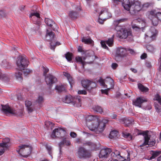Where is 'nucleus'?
<instances>
[{
	"instance_id": "nucleus-1",
	"label": "nucleus",
	"mask_w": 161,
	"mask_h": 161,
	"mask_svg": "<svg viewBox=\"0 0 161 161\" xmlns=\"http://www.w3.org/2000/svg\"><path fill=\"white\" fill-rule=\"evenodd\" d=\"M147 15L154 26H157L158 25V20L161 21V13L156 9L148 12Z\"/></svg>"
},
{
	"instance_id": "nucleus-2",
	"label": "nucleus",
	"mask_w": 161,
	"mask_h": 161,
	"mask_svg": "<svg viewBox=\"0 0 161 161\" xmlns=\"http://www.w3.org/2000/svg\"><path fill=\"white\" fill-rule=\"evenodd\" d=\"M31 147L28 145H19L16 149V151L19 154L25 158L31 153Z\"/></svg>"
},
{
	"instance_id": "nucleus-3",
	"label": "nucleus",
	"mask_w": 161,
	"mask_h": 161,
	"mask_svg": "<svg viewBox=\"0 0 161 161\" xmlns=\"http://www.w3.org/2000/svg\"><path fill=\"white\" fill-rule=\"evenodd\" d=\"M17 68L21 71L26 67L29 64L27 58L25 56H19L18 57L16 62Z\"/></svg>"
},
{
	"instance_id": "nucleus-4",
	"label": "nucleus",
	"mask_w": 161,
	"mask_h": 161,
	"mask_svg": "<svg viewBox=\"0 0 161 161\" xmlns=\"http://www.w3.org/2000/svg\"><path fill=\"white\" fill-rule=\"evenodd\" d=\"M136 130L137 131H138V133H137L138 135H142L144 136V142L143 143L140 145V147H142L147 145H148L150 147H152L155 144L156 141L155 140L152 141H150L149 142L150 138L149 137L148 135V131L147 130L143 131L141 133H139V130L138 129H136Z\"/></svg>"
},
{
	"instance_id": "nucleus-5",
	"label": "nucleus",
	"mask_w": 161,
	"mask_h": 161,
	"mask_svg": "<svg viewBox=\"0 0 161 161\" xmlns=\"http://www.w3.org/2000/svg\"><path fill=\"white\" fill-rule=\"evenodd\" d=\"M43 71V75L45 76V80L47 84L51 87L52 85L57 81V79L54 76L51 75L46 76V74L49 71V69L46 67L42 66Z\"/></svg>"
},
{
	"instance_id": "nucleus-6",
	"label": "nucleus",
	"mask_w": 161,
	"mask_h": 161,
	"mask_svg": "<svg viewBox=\"0 0 161 161\" xmlns=\"http://www.w3.org/2000/svg\"><path fill=\"white\" fill-rule=\"evenodd\" d=\"M77 155L81 159H86L91 157L90 152L85 148L80 147L77 150Z\"/></svg>"
},
{
	"instance_id": "nucleus-7",
	"label": "nucleus",
	"mask_w": 161,
	"mask_h": 161,
	"mask_svg": "<svg viewBox=\"0 0 161 161\" xmlns=\"http://www.w3.org/2000/svg\"><path fill=\"white\" fill-rule=\"evenodd\" d=\"M99 82L101 86L104 88L111 89L114 88V84L113 80L111 78H107L104 81L103 79H100Z\"/></svg>"
},
{
	"instance_id": "nucleus-8",
	"label": "nucleus",
	"mask_w": 161,
	"mask_h": 161,
	"mask_svg": "<svg viewBox=\"0 0 161 161\" xmlns=\"http://www.w3.org/2000/svg\"><path fill=\"white\" fill-rule=\"evenodd\" d=\"M130 53L131 49L130 47L124 48L122 47H118L117 48L115 56L120 57H124Z\"/></svg>"
},
{
	"instance_id": "nucleus-9",
	"label": "nucleus",
	"mask_w": 161,
	"mask_h": 161,
	"mask_svg": "<svg viewBox=\"0 0 161 161\" xmlns=\"http://www.w3.org/2000/svg\"><path fill=\"white\" fill-rule=\"evenodd\" d=\"M66 135V132L65 130L61 128H58L53 130L51 137L52 138L61 137L64 138Z\"/></svg>"
},
{
	"instance_id": "nucleus-10",
	"label": "nucleus",
	"mask_w": 161,
	"mask_h": 161,
	"mask_svg": "<svg viewBox=\"0 0 161 161\" xmlns=\"http://www.w3.org/2000/svg\"><path fill=\"white\" fill-rule=\"evenodd\" d=\"M131 34L130 29L126 28H121L120 30L117 31L118 36L121 39H125Z\"/></svg>"
},
{
	"instance_id": "nucleus-11",
	"label": "nucleus",
	"mask_w": 161,
	"mask_h": 161,
	"mask_svg": "<svg viewBox=\"0 0 161 161\" xmlns=\"http://www.w3.org/2000/svg\"><path fill=\"white\" fill-rule=\"evenodd\" d=\"M9 139L6 138L3 140L2 143H0V156L2 155L5 150L7 149L10 146Z\"/></svg>"
},
{
	"instance_id": "nucleus-12",
	"label": "nucleus",
	"mask_w": 161,
	"mask_h": 161,
	"mask_svg": "<svg viewBox=\"0 0 161 161\" xmlns=\"http://www.w3.org/2000/svg\"><path fill=\"white\" fill-rule=\"evenodd\" d=\"M109 157L114 161H124V159L120 154L119 152L117 150L112 151L110 153Z\"/></svg>"
},
{
	"instance_id": "nucleus-13",
	"label": "nucleus",
	"mask_w": 161,
	"mask_h": 161,
	"mask_svg": "<svg viewBox=\"0 0 161 161\" xmlns=\"http://www.w3.org/2000/svg\"><path fill=\"white\" fill-rule=\"evenodd\" d=\"M131 8H133L132 10V15H137L138 12L142 9V4L139 1H136L133 3L131 1Z\"/></svg>"
},
{
	"instance_id": "nucleus-14",
	"label": "nucleus",
	"mask_w": 161,
	"mask_h": 161,
	"mask_svg": "<svg viewBox=\"0 0 161 161\" xmlns=\"http://www.w3.org/2000/svg\"><path fill=\"white\" fill-rule=\"evenodd\" d=\"M81 83L83 87L88 90H91L96 86L95 83L87 80H82Z\"/></svg>"
},
{
	"instance_id": "nucleus-15",
	"label": "nucleus",
	"mask_w": 161,
	"mask_h": 161,
	"mask_svg": "<svg viewBox=\"0 0 161 161\" xmlns=\"http://www.w3.org/2000/svg\"><path fill=\"white\" fill-rule=\"evenodd\" d=\"M114 37L113 35L112 37L109 38L107 41H101V44L102 47L107 50H108V48L106 46V44H107L109 47H112L113 45L114 42Z\"/></svg>"
},
{
	"instance_id": "nucleus-16",
	"label": "nucleus",
	"mask_w": 161,
	"mask_h": 161,
	"mask_svg": "<svg viewBox=\"0 0 161 161\" xmlns=\"http://www.w3.org/2000/svg\"><path fill=\"white\" fill-rule=\"evenodd\" d=\"M111 152V149L108 148H106L102 149L99 155L100 158H107L109 157L110 153Z\"/></svg>"
},
{
	"instance_id": "nucleus-17",
	"label": "nucleus",
	"mask_w": 161,
	"mask_h": 161,
	"mask_svg": "<svg viewBox=\"0 0 161 161\" xmlns=\"http://www.w3.org/2000/svg\"><path fill=\"white\" fill-rule=\"evenodd\" d=\"M25 104L28 113H31L35 110L34 103L31 101L26 100L25 102Z\"/></svg>"
},
{
	"instance_id": "nucleus-18",
	"label": "nucleus",
	"mask_w": 161,
	"mask_h": 161,
	"mask_svg": "<svg viewBox=\"0 0 161 161\" xmlns=\"http://www.w3.org/2000/svg\"><path fill=\"white\" fill-rule=\"evenodd\" d=\"M2 110L5 113H10L12 114L16 115L17 112L8 105L2 106Z\"/></svg>"
},
{
	"instance_id": "nucleus-19",
	"label": "nucleus",
	"mask_w": 161,
	"mask_h": 161,
	"mask_svg": "<svg viewBox=\"0 0 161 161\" xmlns=\"http://www.w3.org/2000/svg\"><path fill=\"white\" fill-rule=\"evenodd\" d=\"M97 124L98 120H95L90 123L87 122L86 125L90 130L97 131Z\"/></svg>"
},
{
	"instance_id": "nucleus-20",
	"label": "nucleus",
	"mask_w": 161,
	"mask_h": 161,
	"mask_svg": "<svg viewBox=\"0 0 161 161\" xmlns=\"http://www.w3.org/2000/svg\"><path fill=\"white\" fill-rule=\"evenodd\" d=\"M30 17L35 24L38 23V19L40 18L39 14L37 12H34L31 13L30 15Z\"/></svg>"
},
{
	"instance_id": "nucleus-21",
	"label": "nucleus",
	"mask_w": 161,
	"mask_h": 161,
	"mask_svg": "<svg viewBox=\"0 0 161 161\" xmlns=\"http://www.w3.org/2000/svg\"><path fill=\"white\" fill-rule=\"evenodd\" d=\"M119 122L122 124H124L126 126H129L131 123L130 118H123L119 119Z\"/></svg>"
},
{
	"instance_id": "nucleus-22",
	"label": "nucleus",
	"mask_w": 161,
	"mask_h": 161,
	"mask_svg": "<svg viewBox=\"0 0 161 161\" xmlns=\"http://www.w3.org/2000/svg\"><path fill=\"white\" fill-rule=\"evenodd\" d=\"M147 100L143 99L142 97L137 98L136 100L133 101V104L139 107H141V104L144 102H147Z\"/></svg>"
},
{
	"instance_id": "nucleus-23",
	"label": "nucleus",
	"mask_w": 161,
	"mask_h": 161,
	"mask_svg": "<svg viewBox=\"0 0 161 161\" xmlns=\"http://www.w3.org/2000/svg\"><path fill=\"white\" fill-rule=\"evenodd\" d=\"M73 101L72 103H74V105L77 107L81 106V98L79 96H77L76 97H73Z\"/></svg>"
},
{
	"instance_id": "nucleus-24",
	"label": "nucleus",
	"mask_w": 161,
	"mask_h": 161,
	"mask_svg": "<svg viewBox=\"0 0 161 161\" xmlns=\"http://www.w3.org/2000/svg\"><path fill=\"white\" fill-rule=\"evenodd\" d=\"M45 37L47 41H52L54 37V33L52 31H49L47 30Z\"/></svg>"
},
{
	"instance_id": "nucleus-25",
	"label": "nucleus",
	"mask_w": 161,
	"mask_h": 161,
	"mask_svg": "<svg viewBox=\"0 0 161 161\" xmlns=\"http://www.w3.org/2000/svg\"><path fill=\"white\" fill-rule=\"evenodd\" d=\"M122 3V6L124 9L128 11H130L131 4L130 1H123Z\"/></svg>"
},
{
	"instance_id": "nucleus-26",
	"label": "nucleus",
	"mask_w": 161,
	"mask_h": 161,
	"mask_svg": "<svg viewBox=\"0 0 161 161\" xmlns=\"http://www.w3.org/2000/svg\"><path fill=\"white\" fill-rule=\"evenodd\" d=\"M138 87L139 89L142 92H146L149 91V88L143 85L140 83H139L137 84Z\"/></svg>"
},
{
	"instance_id": "nucleus-27",
	"label": "nucleus",
	"mask_w": 161,
	"mask_h": 161,
	"mask_svg": "<svg viewBox=\"0 0 161 161\" xmlns=\"http://www.w3.org/2000/svg\"><path fill=\"white\" fill-rule=\"evenodd\" d=\"M73 97L69 95L65 96L63 98V101L64 102L67 103H69L71 102H72L73 101Z\"/></svg>"
},
{
	"instance_id": "nucleus-28",
	"label": "nucleus",
	"mask_w": 161,
	"mask_h": 161,
	"mask_svg": "<svg viewBox=\"0 0 161 161\" xmlns=\"http://www.w3.org/2000/svg\"><path fill=\"white\" fill-rule=\"evenodd\" d=\"M108 8L107 7H103L101 8H100V9H97L95 10V11L96 13L98 12V13L99 14V16L101 17V16L103 15L104 12L107 11L108 10Z\"/></svg>"
},
{
	"instance_id": "nucleus-29",
	"label": "nucleus",
	"mask_w": 161,
	"mask_h": 161,
	"mask_svg": "<svg viewBox=\"0 0 161 161\" xmlns=\"http://www.w3.org/2000/svg\"><path fill=\"white\" fill-rule=\"evenodd\" d=\"M69 15L72 19H75L77 18L78 17L79 14L76 11L71 10L69 12Z\"/></svg>"
},
{
	"instance_id": "nucleus-30",
	"label": "nucleus",
	"mask_w": 161,
	"mask_h": 161,
	"mask_svg": "<svg viewBox=\"0 0 161 161\" xmlns=\"http://www.w3.org/2000/svg\"><path fill=\"white\" fill-rule=\"evenodd\" d=\"M8 75L7 74L3 73L0 69V80L7 81L8 80Z\"/></svg>"
},
{
	"instance_id": "nucleus-31",
	"label": "nucleus",
	"mask_w": 161,
	"mask_h": 161,
	"mask_svg": "<svg viewBox=\"0 0 161 161\" xmlns=\"http://www.w3.org/2000/svg\"><path fill=\"white\" fill-rule=\"evenodd\" d=\"M86 124L87 125V122L90 123L91 122L93 121L94 120H98V119L96 117L93 115H88L86 117Z\"/></svg>"
},
{
	"instance_id": "nucleus-32",
	"label": "nucleus",
	"mask_w": 161,
	"mask_h": 161,
	"mask_svg": "<svg viewBox=\"0 0 161 161\" xmlns=\"http://www.w3.org/2000/svg\"><path fill=\"white\" fill-rule=\"evenodd\" d=\"M93 110L95 112H98L101 114H105V113L102 108L98 106H95V107L93 108Z\"/></svg>"
},
{
	"instance_id": "nucleus-33",
	"label": "nucleus",
	"mask_w": 161,
	"mask_h": 161,
	"mask_svg": "<svg viewBox=\"0 0 161 161\" xmlns=\"http://www.w3.org/2000/svg\"><path fill=\"white\" fill-rule=\"evenodd\" d=\"M101 16L103 19L105 20L111 17V14L108 11V10L105 11L104 14Z\"/></svg>"
},
{
	"instance_id": "nucleus-34",
	"label": "nucleus",
	"mask_w": 161,
	"mask_h": 161,
	"mask_svg": "<svg viewBox=\"0 0 161 161\" xmlns=\"http://www.w3.org/2000/svg\"><path fill=\"white\" fill-rule=\"evenodd\" d=\"M63 74L67 79L71 86V82L72 81V78L70 75L66 72H64Z\"/></svg>"
},
{
	"instance_id": "nucleus-35",
	"label": "nucleus",
	"mask_w": 161,
	"mask_h": 161,
	"mask_svg": "<svg viewBox=\"0 0 161 161\" xmlns=\"http://www.w3.org/2000/svg\"><path fill=\"white\" fill-rule=\"evenodd\" d=\"M118 132L115 130L111 131L109 134V137L110 139H113L115 138L117 136Z\"/></svg>"
},
{
	"instance_id": "nucleus-36",
	"label": "nucleus",
	"mask_w": 161,
	"mask_h": 161,
	"mask_svg": "<svg viewBox=\"0 0 161 161\" xmlns=\"http://www.w3.org/2000/svg\"><path fill=\"white\" fill-rule=\"evenodd\" d=\"M82 42L86 44H90L92 45L93 44V41L90 38H85L84 37L82 39Z\"/></svg>"
},
{
	"instance_id": "nucleus-37",
	"label": "nucleus",
	"mask_w": 161,
	"mask_h": 161,
	"mask_svg": "<svg viewBox=\"0 0 161 161\" xmlns=\"http://www.w3.org/2000/svg\"><path fill=\"white\" fill-rule=\"evenodd\" d=\"M55 90L58 92H61L65 90V87L63 85H57L55 88Z\"/></svg>"
},
{
	"instance_id": "nucleus-38",
	"label": "nucleus",
	"mask_w": 161,
	"mask_h": 161,
	"mask_svg": "<svg viewBox=\"0 0 161 161\" xmlns=\"http://www.w3.org/2000/svg\"><path fill=\"white\" fill-rule=\"evenodd\" d=\"M70 142L69 141L66 140L65 138H64L63 139V140L59 143V145L60 149L62 146L64 144H65L67 146H69L70 145Z\"/></svg>"
},
{
	"instance_id": "nucleus-39",
	"label": "nucleus",
	"mask_w": 161,
	"mask_h": 161,
	"mask_svg": "<svg viewBox=\"0 0 161 161\" xmlns=\"http://www.w3.org/2000/svg\"><path fill=\"white\" fill-rule=\"evenodd\" d=\"M75 59L77 62H80L82 64V67L84 68L85 62L83 60L82 58L78 56L76 57Z\"/></svg>"
},
{
	"instance_id": "nucleus-40",
	"label": "nucleus",
	"mask_w": 161,
	"mask_h": 161,
	"mask_svg": "<svg viewBox=\"0 0 161 161\" xmlns=\"http://www.w3.org/2000/svg\"><path fill=\"white\" fill-rule=\"evenodd\" d=\"M45 23L49 26L51 27L54 24V21L52 19L48 18H45Z\"/></svg>"
},
{
	"instance_id": "nucleus-41",
	"label": "nucleus",
	"mask_w": 161,
	"mask_h": 161,
	"mask_svg": "<svg viewBox=\"0 0 161 161\" xmlns=\"http://www.w3.org/2000/svg\"><path fill=\"white\" fill-rule=\"evenodd\" d=\"M150 153L152 155L151 156L150 158V159H152L155 158L159 154V153L158 152H154L153 151H152Z\"/></svg>"
},
{
	"instance_id": "nucleus-42",
	"label": "nucleus",
	"mask_w": 161,
	"mask_h": 161,
	"mask_svg": "<svg viewBox=\"0 0 161 161\" xmlns=\"http://www.w3.org/2000/svg\"><path fill=\"white\" fill-rule=\"evenodd\" d=\"M100 124L101 122L99 121H98L97 131L99 132H101L103 131L105 126V125H104L103 127H102L101 126Z\"/></svg>"
},
{
	"instance_id": "nucleus-43",
	"label": "nucleus",
	"mask_w": 161,
	"mask_h": 161,
	"mask_svg": "<svg viewBox=\"0 0 161 161\" xmlns=\"http://www.w3.org/2000/svg\"><path fill=\"white\" fill-rule=\"evenodd\" d=\"M15 76L16 79L19 81H21L22 80V74L21 72L18 71L15 74Z\"/></svg>"
},
{
	"instance_id": "nucleus-44",
	"label": "nucleus",
	"mask_w": 161,
	"mask_h": 161,
	"mask_svg": "<svg viewBox=\"0 0 161 161\" xmlns=\"http://www.w3.org/2000/svg\"><path fill=\"white\" fill-rule=\"evenodd\" d=\"M45 146L47 149L49 154L52 156V148L51 146L48 144H46L45 145Z\"/></svg>"
},
{
	"instance_id": "nucleus-45",
	"label": "nucleus",
	"mask_w": 161,
	"mask_h": 161,
	"mask_svg": "<svg viewBox=\"0 0 161 161\" xmlns=\"http://www.w3.org/2000/svg\"><path fill=\"white\" fill-rule=\"evenodd\" d=\"M147 51L153 53L155 51V48L151 45H147Z\"/></svg>"
},
{
	"instance_id": "nucleus-46",
	"label": "nucleus",
	"mask_w": 161,
	"mask_h": 161,
	"mask_svg": "<svg viewBox=\"0 0 161 161\" xmlns=\"http://www.w3.org/2000/svg\"><path fill=\"white\" fill-rule=\"evenodd\" d=\"M44 98L42 96H39L38 97L36 101V103L38 104L39 105L42 103L43 102Z\"/></svg>"
},
{
	"instance_id": "nucleus-47",
	"label": "nucleus",
	"mask_w": 161,
	"mask_h": 161,
	"mask_svg": "<svg viewBox=\"0 0 161 161\" xmlns=\"http://www.w3.org/2000/svg\"><path fill=\"white\" fill-rule=\"evenodd\" d=\"M65 56L66 58L68 61H71L72 57V54L71 53H68L65 55Z\"/></svg>"
},
{
	"instance_id": "nucleus-48",
	"label": "nucleus",
	"mask_w": 161,
	"mask_h": 161,
	"mask_svg": "<svg viewBox=\"0 0 161 161\" xmlns=\"http://www.w3.org/2000/svg\"><path fill=\"white\" fill-rule=\"evenodd\" d=\"M154 100L158 101V103L161 105V98L159 94H157L155 96Z\"/></svg>"
},
{
	"instance_id": "nucleus-49",
	"label": "nucleus",
	"mask_w": 161,
	"mask_h": 161,
	"mask_svg": "<svg viewBox=\"0 0 161 161\" xmlns=\"http://www.w3.org/2000/svg\"><path fill=\"white\" fill-rule=\"evenodd\" d=\"M60 45V43L58 42H56L55 45H52V42L50 43V48L51 49L54 50L55 48V47L57 46H58Z\"/></svg>"
},
{
	"instance_id": "nucleus-50",
	"label": "nucleus",
	"mask_w": 161,
	"mask_h": 161,
	"mask_svg": "<svg viewBox=\"0 0 161 161\" xmlns=\"http://www.w3.org/2000/svg\"><path fill=\"white\" fill-rule=\"evenodd\" d=\"M24 70V74L25 76L27 75L31 72V71L28 69H22V70Z\"/></svg>"
},
{
	"instance_id": "nucleus-51",
	"label": "nucleus",
	"mask_w": 161,
	"mask_h": 161,
	"mask_svg": "<svg viewBox=\"0 0 161 161\" xmlns=\"http://www.w3.org/2000/svg\"><path fill=\"white\" fill-rule=\"evenodd\" d=\"M108 120L106 119H103L101 121H99L101 122V126L103 127L104 125L105 126V125L106 123L108 122Z\"/></svg>"
},
{
	"instance_id": "nucleus-52",
	"label": "nucleus",
	"mask_w": 161,
	"mask_h": 161,
	"mask_svg": "<svg viewBox=\"0 0 161 161\" xmlns=\"http://www.w3.org/2000/svg\"><path fill=\"white\" fill-rule=\"evenodd\" d=\"M104 89H101V93L103 94H105L107 95H108V92L109 91L110 89H108V88H106Z\"/></svg>"
},
{
	"instance_id": "nucleus-53",
	"label": "nucleus",
	"mask_w": 161,
	"mask_h": 161,
	"mask_svg": "<svg viewBox=\"0 0 161 161\" xmlns=\"http://www.w3.org/2000/svg\"><path fill=\"white\" fill-rule=\"evenodd\" d=\"M132 27L133 30H135V31H138L140 29V27L136 25H132Z\"/></svg>"
},
{
	"instance_id": "nucleus-54",
	"label": "nucleus",
	"mask_w": 161,
	"mask_h": 161,
	"mask_svg": "<svg viewBox=\"0 0 161 161\" xmlns=\"http://www.w3.org/2000/svg\"><path fill=\"white\" fill-rule=\"evenodd\" d=\"M6 15L5 12L3 10H1L0 11V17L5 16Z\"/></svg>"
},
{
	"instance_id": "nucleus-55",
	"label": "nucleus",
	"mask_w": 161,
	"mask_h": 161,
	"mask_svg": "<svg viewBox=\"0 0 161 161\" xmlns=\"http://www.w3.org/2000/svg\"><path fill=\"white\" fill-rule=\"evenodd\" d=\"M120 22L118 19H116L114 21L113 25L115 26V27H117Z\"/></svg>"
},
{
	"instance_id": "nucleus-56",
	"label": "nucleus",
	"mask_w": 161,
	"mask_h": 161,
	"mask_svg": "<svg viewBox=\"0 0 161 161\" xmlns=\"http://www.w3.org/2000/svg\"><path fill=\"white\" fill-rule=\"evenodd\" d=\"M86 92L85 90H79L78 92V93L79 94H84L85 95L86 94Z\"/></svg>"
},
{
	"instance_id": "nucleus-57",
	"label": "nucleus",
	"mask_w": 161,
	"mask_h": 161,
	"mask_svg": "<svg viewBox=\"0 0 161 161\" xmlns=\"http://www.w3.org/2000/svg\"><path fill=\"white\" fill-rule=\"evenodd\" d=\"M150 4L148 3H145L143 5H142V9L143 8V9H144L145 8H147L150 6Z\"/></svg>"
},
{
	"instance_id": "nucleus-58",
	"label": "nucleus",
	"mask_w": 161,
	"mask_h": 161,
	"mask_svg": "<svg viewBox=\"0 0 161 161\" xmlns=\"http://www.w3.org/2000/svg\"><path fill=\"white\" fill-rule=\"evenodd\" d=\"M147 54L145 53H144L141 56V58L142 59H144L147 57Z\"/></svg>"
},
{
	"instance_id": "nucleus-59",
	"label": "nucleus",
	"mask_w": 161,
	"mask_h": 161,
	"mask_svg": "<svg viewBox=\"0 0 161 161\" xmlns=\"http://www.w3.org/2000/svg\"><path fill=\"white\" fill-rule=\"evenodd\" d=\"M146 66L148 68H150L152 67L151 63L148 61L146 63Z\"/></svg>"
},
{
	"instance_id": "nucleus-60",
	"label": "nucleus",
	"mask_w": 161,
	"mask_h": 161,
	"mask_svg": "<svg viewBox=\"0 0 161 161\" xmlns=\"http://www.w3.org/2000/svg\"><path fill=\"white\" fill-rule=\"evenodd\" d=\"M127 19H128L127 18H124L121 19H119L118 20H119L120 23H121L124 22H125L127 20Z\"/></svg>"
},
{
	"instance_id": "nucleus-61",
	"label": "nucleus",
	"mask_w": 161,
	"mask_h": 161,
	"mask_svg": "<svg viewBox=\"0 0 161 161\" xmlns=\"http://www.w3.org/2000/svg\"><path fill=\"white\" fill-rule=\"evenodd\" d=\"M70 136L73 138H75L77 136V134L74 132H71L70 133Z\"/></svg>"
},
{
	"instance_id": "nucleus-62",
	"label": "nucleus",
	"mask_w": 161,
	"mask_h": 161,
	"mask_svg": "<svg viewBox=\"0 0 161 161\" xmlns=\"http://www.w3.org/2000/svg\"><path fill=\"white\" fill-rule=\"evenodd\" d=\"M118 66V65L116 63H112L111 65V67L113 69H116Z\"/></svg>"
},
{
	"instance_id": "nucleus-63",
	"label": "nucleus",
	"mask_w": 161,
	"mask_h": 161,
	"mask_svg": "<svg viewBox=\"0 0 161 161\" xmlns=\"http://www.w3.org/2000/svg\"><path fill=\"white\" fill-rule=\"evenodd\" d=\"M78 51L79 52H84V51L83 50L81 46H79L78 48Z\"/></svg>"
},
{
	"instance_id": "nucleus-64",
	"label": "nucleus",
	"mask_w": 161,
	"mask_h": 161,
	"mask_svg": "<svg viewBox=\"0 0 161 161\" xmlns=\"http://www.w3.org/2000/svg\"><path fill=\"white\" fill-rule=\"evenodd\" d=\"M110 116L111 117L112 119H115L116 118L117 115L116 114H111L110 115Z\"/></svg>"
}]
</instances>
